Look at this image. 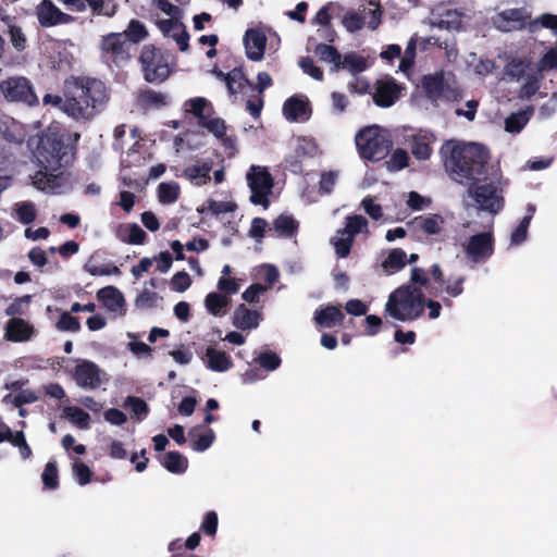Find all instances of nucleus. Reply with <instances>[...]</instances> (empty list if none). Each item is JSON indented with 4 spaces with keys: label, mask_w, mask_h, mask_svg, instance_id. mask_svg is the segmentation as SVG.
<instances>
[{
    "label": "nucleus",
    "mask_w": 557,
    "mask_h": 557,
    "mask_svg": "<svg viewBox=\"0 0 557 557\" xmlns=\"http://www.w3.org/2000/svg\"><path fill=\"white\" fill-rule=\"evenodd\" d=\"M444 150L449 151L445 158L446 170L456 182L467 186L466 208L485 213V226L493 228L505 199L497 170L488 164V151L475 143H447Z\"/></svg>",
    "instance_id": "obj_1"
},
{
    "label": "nucleus",
    "mask_w": 557,
    "mask_h": 557,
    "mask_svg": "<svg viewBox=\"0 0 557 557\" xmlns=\"http://www.w3.org/2000/svg\"><path fill=\"white\" fill-rule=\"evenodd\" d=\"M39 170L30 177L33 186L47 194L61 195L73 188L74 177L66 168L73 162L74 146L64 135H45L38 145Z\"/></svg>",
    "instance_id": "obj_2"
},
{
    "label": "nucleus",
    "mask_w": 557,
    "mask_h": 557,
    "mask_svg": "<svg viewBox=\"0 0 557 557\" xmlns=\"http://www.w3.org/2000/svg\"><path fill=\"white\" fill-rule=\"evenodd\" d=\"M42 101L76 121H88L106 108L109 95L101 81L72 76L65 81L64 98L47 94Z\"/></svg>",
    "instance_id": "obj_3"
},
{
    "label": "nucleus",
    "mask_w": 557,
    "mask_h": 557,
    "mask_svg": "<svg viewBox=\"0 0 557 557\" xmlns=\"http://www.w3.org/2000/svg\"><path fill=\"white\" fill-rule=\"evenodd\" d=\"M424 294L411 284H404L392 292L384 306L385 317L400 322L414 321L423 314Z\"/></svg>",
    "instance_id": "obj_4"
},
{
    "label": "nucleus",
    "mask_w": 557,
    "mask_h": 557,
    "mask_svg": "<svg viewBox=\"0 0 557 557\" xmlns=\"http://www.w3.org/2000/svg\"><path fill=\"white\" fill-rule=\"evenodd\" d=\"M422 88L426 98L437 104L440 101H456L462 97L461 90L451 72H436L425 75Z\"/></svg>",
    "instance_id": "obj_5"
},
{
    "label": "nucleus",
    "mask_w": 557,
    "mask_h": 557,
    "mask_svg": "<svg viewBox=\"0 0 557 557\" xmlns=\"http://www.w3.org/2000/svg\"><path fill=\"white\" fill-rule=\"evenodd\" d=\"M355 141L360 156L370 161L384 159L392 147V143L376 125L360 129L356 134Z\"/></svg>",
    "instance_id": "obj_6"
},
{
    "label": "nucleus",
    "mask_w": 557,
    "mask_h": 557,
    "mask_svg": "<svg viewBox=\"0 0 557 557\" xmlns=\"http://www.w3.org/2000/svg\"><path fill=\"white\" fill-rule=\"evenodd\" d=\"M484 227L485 231L478 232L461 243L462 251L473 263L485 262L494 252L493 228Z\"/></svg>",
    "instance_id": "obj_7"
},
{
    "label": "nucleus",
    "mask_w": 557,
    "mask_h": 557,
    "mask_svg": "<svg viewBox=\"0 0 557 557\" xmlns=\"http://www.w3.org/2000/svg\"><path fill=\"white\" fill-rule=\"evenodd\" d=\"M246 180L251 191V202L268 208L273 180L267 168L252 165L246 174Z\"/></svg>",
    "instance_id": "obj_8"
},
{
    "label": "nucleus",
    "mask_w": 557,
    "mask_h": 557,
    "mask_svg": "<svg viewBox=\"0 0 557 557\" xmlns=\"http://www.w3.org/2000/svg\"><path fill=\"white\" fill-rule=\"evenodd\" d=\"M140 63L145 78L150 83L162 82L170 74L168 62L153 46H144L140 54Z\"/></svg>",
    "instance_id": "obj_9"
},
{
    "label": "nucleus",
    "mask_w": 557,
    "mask_h": 557,
    "mask_svg": "<svg viewBox=\"0 0 557 557\" xmlns=\"http://www.w3.org/2000/svg\"><path fill=\"white\" fill-rule=\"evenodd\" d=\"M0 90L9 101H20L28 106L38 103L29 81L23 76L9 77L1 82Z\"/></svg>",
    "instance_id": "obj_10"
},
{
    "label": "nucleus",
    "mask_w": 557,
    "mask_h": 557,
    "mask_svg": "<svg viewBox=\"0 0 557 557\" xmlns=\"http://www.w3.org/2000/svg\"><path fill=\"white\" fill-rule=\"evenodd\" d=\"M131 48L132 44L126 40L125 34L111 33L101 41L103 57L116 65H122L129 59Z\"/></svg>",
    "instance_id": "obj_11"
},
{
    "label": "nucleus",
    "mask_w": 557,
    "mask_h": 557,
    "mask_svg": "<svg viewBox=\"0 0 557 557\" xmlns=\"http://www.w3.org/2000/svg\"><path fill=\"white\" fill-rule=\"evenodd\" d=\"M3 338L10 343L22 344L34 341L38 330L24 318H10L3 327Z\"/></svg>",
    "instance_id": "obj_12"
},
{
    "label": "nucleus",
    "mask_w": 557,
    "mask_h": 557,
    "mask_svg": "<svg viewBox=\"0 0 557 557\" xmlns=\"http://www.w3.org/2000/svg\"><path fill=\"white\" fill-rule=\"evenodd\" d=\"M101 370L89 360H78L72 376L75 383L84 389H96L101 384Z\"/></svg>",
    "instance_id": "obj_13"
},
{
    "label": "nucleus",
    "mask_w": 557,
    "mask_h": 557,
    "mask_svg": "<svg viewBox=\"0 0 557 557\" xmlns=\"http://www.w3.org/2000/svg\"><path fill=\"white\" fill-rule=\"evenodd\" d=\"M156 24L164 37L171 38L176 42L181 51H186L188 49L189 35L186 30L185 25L182 22V17H157Z\"/></svg>",
    "instance_id": "obj_14"
},
{
    "label": "nucleus",
    "mask_w": 557,
    "mask_h": 557,
    "mask_svg": "<svg viewBox=\"0 0 557 557\" xmlns=\"http://www.w3.org/2000/svg\"><path fill=\"white\" fill-rule=\"evenodd\" d=\"M530 13L525 9H507L492 17L493 25L502 32H512L523 28Z\"/></svg>",
    "instance_id": "obj_15"
},
{
    "label": "nucleus",
    "mask_w": 557,
    "mask_h": 557,
    "mask_svg": "<svg viewBox=\"0 0 557 557\" xmlns=\"http://www.w3.org/2000/svg\"><path fill=\"white\" fill-rule=\"evenodd\" d=\"M36 15L42 27L69 24L73 21V16L63 13L51 0H42L36 7Z\"/></svg>",
    "instance_id": "obj_16"
},
{
    "label": "nucleus",
    "mask_w": 557,
    "mask_h": 557,
    "mask_svg": "<svg viewBox=\"0 0 557 557\" xmlns=\"http://www.w3.org/2000/svg\"><path fill=\"white\" fill-rule=\"evenodd\" d=\"M243 40L246 55L249 60L260 61L263 59L267 36L262 28L255 27L247 29Z\"/></svg>",
    "instance_id": "obj_17"
},
{
    "label": "nucleus",
    "mask_w": 557,
    "mask_h": 557,
    "mask_svg": "<svg viewBox=\"0 0 557 557\" xmlns=\"http://www.w3.org/2000/svg\"><path fill=\"white\" fill-rule=\"evenodd\" d=\"M283 114L290 122H304L309 120L311 109L306 96H293L283 104Z\"/></svg>",
    "instance_id": "obj_18"
},
{
    "label": "nucleus",
    "mask_w": 557,
    "mask_h": 557,
    "mask_svg": "<svg viewBox=\"0 0 557 557\" xmlns=\"http://www.w3.org/2000/svg\"><path fill=\"white\" fill-rule=\"evenodd\" d=\"M399 98V87L393 81H380L376 83L373 101L376 106L388 108Z\"/></svg>",
    "instance_id": "obj_19"
},
{
    "label": "nucleus",
    "mask_w": 557,
    "mask_h": 557,
    "mask_svg": "<svg viewBox=\"0 0 557 557\" xmlns=\"http://www.w3.org/2000/svg\"><path fill=\"white\" fill-rule=\"evenodd\" d=\"M97 298L111 312L117 314L125 313V299L123 294L114 286H107L97 293Z\"/></svg>",
    "instance_id": "obj_20"
},
{
    "label": "nucleus",
    "mask_w": 557,
    "mask_h": 557,
    "mask_svg": "<svg viewBox=\"0 0 557 557\" xmlns=\"http://www.w3.org/2000/svg\"><path fill=\"white\" fill-rule=\"evenodd\" d=\"M203 362L208 369L220 373L226 372L233 367L231 357L213 347L207 348Z\"/></svg>",
    "instance_id": "obj_21"
},
{
    "label": "nucleus",
    "mask_w": 557,
    "mask_h": 557,
    "mask_svg": "<svg viewBox=\"0 0 557 557\" xmlns=\"http://www.w3.org/2000/svg\"><path fill=\"white\" fill-rule=\"evenodd\" d=\"M212 161L201 160L184 169V176L194 185L201 186L210 181Z\"/></svg>",
    "instance_id": "obj_22"
},
{
    "label": "nucleus",
    "mask_w": 557,
    "mask_h": 557,
    "mask_svg": "<svg viewBox=\"0 0 557 557\" xmlns=\"http://www.w3.org/2000/svg\"><path fill=\"white\" fill-rule=\"evenodd\" d=\"M461 13L456 10H447L442 14L433 15L429 21L432 28L448 32L458 30L461 27Z\"/></svg>",
    "instance_id": "obj_23"
},
{
    "label": "nucleus",
    "mask_w": 557,
    "mask_h": 557,
    "mask_svg": "<svg viewBox=\"0 0 557 557\" xmlns=\"http://www.w3.org/2000/svg\"><path fill=\"white\" fill-rule=\"evenodd\" d=\"M200 126L207 128L216 139L221 140L226 149H234L235 139L226 134L227 128L222 119L209 116L202 121Z\"/></svg>",
    "instance_id": "obj_24"
},
{
    "label": "nucleus",
    "mask_w": 557,
    "mask_h": 557,
    "mask_svg": "<svg viewBox=\"0 0 557 557\" xmlns=\"http://www.w3.org/2000/svg\"><path fill=\"white\" fill-rule=\"evenodd\" d=\"M465 282L466 276H449L440 284L441 290L435 295L445 294L442 301L445 306L450 307L453 305L450 298L459 297L463 293Z\"/></svg>",
    "instance_id": "obj_25"
},
{
    "label": "nucleus",
    "mask_w": 557,
    "mask_h": 557,
    "mask_svg": "<svg viewBox=\"0 0 557 557\" xmlns=\"http://www.w3.org/2000/svg\"><path fill=\"white\" fill-rule=\"evenodd\" d=\"M260 323V313L240 305L234 312L233 325L240 330H253Z\"/></svg>",
    "instance_id": "obj_26"
},
{
    "label": "nucleus",
    "mask_w": 557,
    "mask_h": 557,
    "mask_svg": "<svg viewBox=\"0 0 557 557\" xmlns=\"http://www.w3.org/2000/svg\"><path fill=\"white\" fill-rule=\"evenodd\" d=\"M534 113V108L532 106L527 107L523 110L511 113L505 120V131L510 134L520 133L523 127L529 123L530 119Z\"/></svg>",
    "instance_id": "obj_27"
},
{
    "label": "nucleus",
    "mask_w": 557,
    "mask_h": 557,
    "mask_svg": "<svg viewBox=\"0 0 557 557\" xmlns=\"http://www.w3.org/2000/svg\"><path fill=\"white\" fill-rule=\"evenodd\" d=\"M230 298L226 295L212 292L205 298V307L207 311L214 317H224L227 313Z\"/></svg>",
    "instance_id": "obj_28"
},
{
    "label": "nucleus",
    "mask_w": 557,
    "mask_h": 557,
    "mask_svg": "<svg viewBox=\"0 0 557 557\" xmlns=\"http://www.w3.org/2000/svg\"><path fill=\"white\" fill-rule=\"evenodd\" d=\"M344 319V313L337 306H329L324 309L318 310L314 315L315 322L326 329L335 326Z\"/></svg>",
    "instance_id": "obj_29"
},
{
    "label": "nucleus",
    "mask_w": 557,
    "mask_h": 557,
    "mask_svg": "<svg viewBox=\"0 0 557 557\" xmlns=\"http://www.w3.org/2000/svg\"><path fill=\"white\" fill-rule=\"evenodd\" d=\"M314 53L322 62L333 65L332 72H337L342 66V54L332 46L319 44L314 48Z\"/></svg>",
    "instance_id": "obj_30"
},
{
    "label": "nucleus",
    "mask_w": 557,
    "mask_h": 557,
    "mask_svg": "<svg viewBox=\"0 0 557 557\" xmlns=\"http://www.w3.org/2000/svg\"><path fill=\"white\" fill-rule=\"evenodd\" d=\"M185 110L193 113L198 119L199 125H201L202 121L210 116L212 108L206 98L198 97L186 101Z\"/></svg>",
    "instance_id": "obj_31"
},
{
    "label": "nucleus",
    "mask_w": 557,
    "mask_h": 557,
    "mask_svg": "<svg viewBox=\"0 0 557 557\" xmlns=\"http://www.w3.org/2000/svg\"><path fill=\"white\" fill-rule=\"evenodd\" d=\"M299 223L289 214H281L273 221V228L278 236L292 237L298 230Z\"/></svg>",
    "instance_id": "obj_32"
},
{
    "label": "nucleus",
    "mask_w": 557,
    "mask_h": 557,
    "mask_svg": "<svg viewBox=\"0 0 557 557\" xmlns=\"http://www.w3.org/2000/svg\"><path fill=\"white\" fill-rule=\"evenodd\" d=\"M162 465L172 473H184L188 467V460L178 451H169L164 455Z\"/></svg>",
    "instance_id": "obj_33"
},
{
    "label": "nucleus",
    "mask_w": 557,
    "mask_h": 557,
    "mask_svg": "<svg viewBox=\"0 0 557 557\" xmlns=\"http://www.w3.org/2000/svg\"><path fill=\"white\" fill-rule=\"evenodd\" d=\"M0 132L3 138L10 143L22 144L24 140L20 124L12 119L0 121Z\"/></svg>",
    "instance_id": "obj_34"
},
{
    "label": "nucleus",
    "mask_w": 557,
    "mask_h": 557,
    "mask_svg": "<svg viewBox=\"0 0 557 557\" xmlns=\"http://www.w3.org/2000/svg\"><path fill=\"white\" fill-rule=\"evenodd\" d=\"M181 194L180 185L176 182H163L158 186V198L162 205L174 203Z\"/></svg>",
    "instance_id": "obj_35"
},
{
    "label": "nucleus",
    "mask_w": 557,
    "mask_h": 557,
    "mask_svg": "<svg viewBox=\"0 0 557 557\" xmlns=\"http://www.w3.org/2000/svg\"><path fill=\"white\" fill-rule=\"evenodd\" d=\"M63 416L79 429L86 430L89 428L90 416L78 407H65L63 409Z\"/></svg>",
    "instance_id": "obj_36"
},
{
    "label": "nucleus",
    "mask_w": 557,
    "mask_h": 557,
    "mask_svg": "<svg viewBox=\"0 0 557 557\" xmlns=\"http://www.w3.org/2000/svg\"><path fill=\"white\" fill-rule=\"evenodd\" d=\"M84 269L86 272H88L92 276H104V275H120L121 271L120 269L114 265L113 263H103L98 264L94 260V258H90L84 265Z\"/></svg>",
    "instance_id": "obj_37"
},
{
    "label": "nucleus",
    "mask_w": 557,
    "mask_h": 557,
    "mask_svg": "<svg viewBox=\"0 0 557 557\" xmlns=\"http://www.w3.org/2000/svg\"><path fill=\"white\" fill-rule=\"evenodd\" d=\"M407 263V253L399 248L393 249L385 261L383 268L391 273L401 270Z\"/></svg>",
    "instance_id": "obj_38"
},
{
    "label": "nucleus",
    "mask_w": 557,
    "mask_h": 557,
    "mask_svg": "<svg viewBox=\"0 0 557 557\" xmlns=\"http://www.w3.org/2000/svg\"><path fill=\"white\" fill-rule=\"evenodd\" d=\"M341 231L346 235H351V238L355 239L357 234L368 232V221L362 215H349L346 218L345 227Z\"/></svg>",
    "instance_id": "obj_39"
},
{
    "label": "nucleus",
    "mask_w": 557,
    "mask_h": 557,
    "mask_svg": "<svg viewBox=\"0 0 557 557\" xmlns=\"http://www.w3.org/2000/svg\"><path fill=\"white\" fill-rule=\"evenodd\" d=\"M341 69H345L349 71L352 75L361 73L367 69V61L363 57L358 55L356 53H347L342 57V66Z\"/></svg>",
    "instance_id": "obj_40"
},
{
    "label": "nucleus",
    "mask_w": 557,
    "mask_h": 557,
    "mask_svg": "<svg viewBox=\"0 0 557 557\" xmlns=\"http://www.w3.org/2000/svg\"><path fill=\"white\" fill-rule=\"evenodd\" d=\"M542 27L550 29L553 34L557 36V15L548 13L542 14L528 24L530 33H536Z\"/></svg>",
    "instance_id": "obj_41"
},
{
    "label": "nucleus",
    "mask_w": 557,
    "mask_h": 557,
    "mask_svg": "<svg viewBox=\"0 0 557 557\" xmlns=\"http://www.w3.org/2000/svg\"><path fill=\"white\" fill-rule=\"evenodd\" d=\"M443 223V219L436 214L414 219V224L431 235L438 234L442 230Z\"/></svg>",
    "instance_id": "obj_42"
},
{
    "label": "nucleus",
    "mask_w": 557,
    "mask_h": 557,
    "mask_svg": "<svg viewBox=\"0 0 557 557\" xmlns=\"http://www.w3.org/2000/svg\"><path fill=\"white\" fill-rule=\"evenodd\" d=\"M14 211L18 221L23 224H29L36 219V206L30 201L17 202L14 206Z\"/></svg>",
    "instance_id": "obj_43"
},
{
    "label": "nucleus",
    "mask_w": 557,
    "mask_h": 557,
    "mask_svg": "<svg viewBox=\"0 0 557 557\" xmlns=\"http://www.w3.org/2000/svg\"><path fill=\"white\" fill-rule=\"evenodd\" d=\"M161 301V297L148 289V288H145L136 298L135 300V306L136 308L140 309V310H149V309H152V308H156L159 302Z\"/></svg>",
    "instance_id": "obj_44"
},
{
    "label": "nucleus",
    "mask_w": 557,
    "mask_h": 557,
    "mask_svg": "<svg viewBox=\"0 0 557 557\" xmlns=\"http://www.w3.org/2000/svg\"><path fill=\"white\" fill-rule=\"evenodd\" d=\"M122 34H125L126 40L133 45L144 40L147 37L148 32L141 22L132 20L127 29Z\"/></svg>",
    "instance_id": "obj_45"
},
{
    "label": "nucleus",
    "mask_w": 557,
    "mask_h": 557,
    "mask_svg": "<svg viewBox=\"0 0 557 557\" xmlns=\"http://www.w3.org/2000/svg\"><path fill=\"white\" fill-rule=\"evenodd\" d=\"M354 240L351 235L337 231L336 236L333 238V244L338 258H345L349 255Z\"/></svg>",
    "instance_id": "obj_46"
},
{
    "label": "nucleus",
    "mask_w": 557,
    "mask_h": 557,
    "mask_svg": "<svg viewBox=\"0 0 557 557\" xmlns=\"http://www.w3.org/2000/svg\"><path fill=\"white\" fill-rule=\"evenodd\" d=\"M41 480L46 488L55 490L59 485V472L55 460L47 462Z\"/></svg>",
    "instance_id": "obj_47"
},
{
    "label": "nucleus",
    "mask_w": 557,
    "mask_h": 557,
    "mask_svg": "<svg viewBox=\"0 0 557 557\" xmlns=\"http://www.w3.org/2000/svg\"><path fill=\"white\" fill-rule=\"evenodd\" d=\"M216 75L225 82L230 94L238 92V90L243 86L244 76H243L242 71H239V70L235 69V70L231 71L230 73H227L226 75L223 74L222 72H219V73H216Z\"/></svg>",
    "instance_id": "obj_48"
},
{
    "label": "nucleus",
    "mask_w": 557,
    "mask_h": 557,
    "mask_svg": "<svg viewBox=\"0 0 557 557\" xmlns=\"http://www.w3.org/2000/svg\"><path fill=\"white\" fill-rule=\"evenodd\" d=\"M318 152V146L313 138L299 137L296 145V154L300 158L313 157Z\"/></svg>",
    "instance_id": "obj_49"
},
{
    "label": "nucleus",
    "mask_w": 557,
    "mask_h": 557,
    "mask_svg": "<svg viewBox=\"0 0 557 557\" xmlns=\"http://www.w3.org/2000/svg\"><path fill=\"white\" fill-rule=\"evenodd\" d=\"M531 223V215H525L515 228L510 236V244L519 246L524 243L528 238V228Z\"/></svg>",
    "instance_id": "obj_50"
},
{
    "label": "nucleus",
    "mask_w": 557,
    "mask_h": 557,
    "mask_svg": "<svg viewBox=\"0 0 557 557\" xmlns=\"http://www.w3.org/2000/svg\"><path fill=\"white\" fill-rule=\"evenodd\" d=\"M30 301V296H23L16 298L12 304H10L5 309V314L10 318H22L26 312V307Z\"/></svg>",
    "instance_id": "obj_51"
},
{
    "label": "nucleus",
    "mask_w": 557,
    "mask_h": 557,
    "mask_svg": "<svg viewBox=\"0 0 557 557\" xmlns=\"http://www.w3.org/2000/svg\"><path fill=\"white\" fill-rule=\"evenodd\" d=\"M339 173L338 171H325L321 174L320 183H319V191L321 194H331L334 189V186L337 183Z\"/></svg>",
    "instance_id": "obj_52"
},
{
    "label": "nucleus",
    "mask_w": 557,
    "mask_h": 557,
    "mask_svg": "<svg viewBox=\"0 0 557 557\" xmlns=\"http://www.w3.org/2000/svg\"><path fill=\"white\" fill-rule=\"evenodd\" d=\"M256 361L267 371H274L281 366V358L273 351L261 352Z\"/></svg>",
    "instance_id": "obj_53"
},
{
    "label": "nucleus",
    "mask_w": 557,
    "mask_h": 557,
    "mask_svg": "<svg viewBox=\"0 0 557 557\" xmlns=\"http://www.w3.org/2000/svg\"><path fill=\"white\" fill-rule=\"evenodd\" d=\"M73 474L79 485H86L90 482L92 472L87 465L78 459H75L73 462Z\"/></svg>",
    "instance_id": "obj_54"
},
{
    "label": "nucleus",
    "mask_w": 557,
    "mask_h": 557,
    "mask_svg": "<svg viewBox=\"0 0 557 557\" xmlns=\"http://www.w3.org/2000/svg\"><path fill=\"white\" fill-rule=\"evenodd\" d=\"M540 89V82L535 75H530L525 78L521 89L519 91V99L529 100Z\"/></svg>",
    "instance_id": "obj_55"
},
{
    "label": "nucleus",
    "mask_w": 557,
    "mask_h": 557,
    "mask_svg": "<svg viewBox=\"0 0 557 557\" xmlns=\"http://www.w3.org/2000/svg\"><path fill=\"white\" fill-rule=\"evenodd\" d=\"M342 23L348 32L354 33L362 28L366 23V15L348 12L344 15Z\"/></svg>",
    "instance_id": "obj_56"
},
{
    "label": "nucleus",
    "mask_w": 557,
    "mask_h": 557,
    "mask_svg": "<svg viewBox=\"0 0 557 557\" xmlns=\"http://www.w3.org/2000/svg\"><path fill=\"white\" fill-rule=\"evenodd\" d=\"M299 67L302 72L315 81H323V72L320 67H318L313 60L309 57H304L298 61Z\"/></svg>",
    "instance_id": "obj_57"
},
{
    "label": "nucleus",
    "mask_w": 557,
    "mask_h": 557,
    "mask_svg": "<svg viewBox=\"0 0 557 557\" xmlns=\"http://www.w3.org/2000/svg\"><path fill=\"white\" fill-rule=\"evenodd\" d=\"M411 152L419 160H426L432 153L429 143L424 138H413Z\"/></svg>",
    "instance_id": "obj_58"
},
{
    "label": "nucleus",
    "mask_w": 557,
    "mask_h": 557,
    "mask_svg": "<svg viewBox=\"0 0 557 557\" xmlns=\"http://www.w3.org/2000/svg\"><path fill=\"white\" fill-rule=\"evenodd\" d=\"M349 106L348 97L338 91H333L331 94V110L336 115H342L346 112Z\"/></svg>",
    "instance_id": "obj_59"
},
{
    "label": "nucleus",
    "mask_w": 557,
    "mask_h": 557,
    "mask_svg": "<svg viewBox=\"0 0 557 557\" xmlns=\"http://www.w3.org/2000/svg\"><path fill=\"white\" fill-rule=\"evenodd\" d=\"M235 206L232 202L209 200L207 208H198V212L203 213L205 211L210 212L212 215H219L221 213L232 212Z\"/></svg>",
    "instance_id": "obj_60"
},
{
    "label": "nucleus",
    "mask_w": 557,
    "mask_h": 557,
    "mask_svg": "<svg viewBox=\"0 0 557 557\" xmlns=\"http://www.w3.org/2000/svg\"><path fill=\"white\" fill-rule=\"evenodd\" d=\"M8 442H10L13 446L18 448L20 455L23 459L30 458L32 449L26 442L23 431L15 432L14 435Z\"/></svg>",
    "instance_id": "obj_61"
},
{
    "label": "nucleus",
    "mask_w": 557,
    "mask_h": 557,
    "mask_svg": "<svg viewBox=\"0 0 557 557\" xmlns=\"http://www.w3.org/2000/svg\"><path fill=\"white\" fill-rule=\"evenodd\" d=\"M529 63L521 59H512L506 66V72L509 76L520 79L523 78Z\"/></svg>",
    "instance_id": "obj_62"
},
{
    "label": "nucleus",
    "mask_w": 557,
    "mask_h": 557,
    "mask_svg": "<svg viewBox=\"0 0 557 557\" xmlns=\"http://www.w3.org/2000/svg\"><path fill=\"white\" fill-rule=\"evenodd\" d=\"M97 15L111 17L115 14V4L104 3L103 0H85Z\"/></svg>",
    "instance_id": "obj_63"
},
{
    "label": "nucleus",
    "mask_w": 557,
    "mask_h": 557,
    "mask_svg": "<svg viewBox=\"0 0 557 557\" xmlns=\"http://www.w3.org/2000/svg\"><path fill=\"white\" fill-rule=\"evenodd\" d=\"M125 407L129 408L134 416H136L139 420L146 417L148 412L147 404L143 399L137 397H127L125 400Z\"/></svg>",
    "instance_id": "obj_64"
}]
</instances>
